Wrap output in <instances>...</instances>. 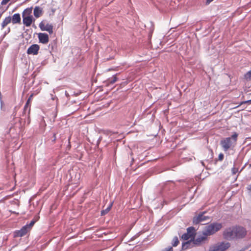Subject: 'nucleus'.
I'll use <instances>...</instances> for the list:
<instances>
[{
  "label": "nucleus",
  "instance_id": "f257e3e1",
  "mask_svg": "<svg viewBox=\"0 0 251 251\" xmlns=\"http://www.w3.org/2000/svg\"><path fill=\"white\" fill-rule=\"evenodd\" d=\"M196 234V230L194 227L191 226L187 229V233H185L182 235V238L184 240L189 241L185 242L183 244V249H187L191 247V244L195 238Z\"/></svg>",
  "mask_w": 251,
  "mask_h": 251
},
{
  "label": "nucleus",
  "instance_id": "f03ea898",
  "mask_svg": "<svg viewBox=\"0 0 251 251\" xmlns=\"http://www.w3.org/2000/svg\"><path fill=\"white\" fill-rule=\"evenodd\" d=\"M238 134L234 133L231 137L226 138L221 140V145L225 151H228L233 144H235L237 140Z\"/></svg>",
  "mask_w": 251,
  "mask_h": 251
},
{
  "label": "nucleus",
  "instance_id": "7ed1b4c3",
  "mask_svg": "<svg viewBox=\"0 0 251 251\" xmlns=\"http://www.w3.org/2000/svg\"><path fill=\"white\" fill-rule=\"evenodd\" d=\"M222 227V225L221 223H213L206 226H205L203 230V234L208 236L212 235L216 232L220 230Z\"/></svg>",
  "mask_w": 251,
  "mask_h": 251
},
{
  "label": "nucleus",
  "instance_id": "20e7f679",
  "mask_svg": "<svg viewBox=\"0 0 251 251\" xmlns=\"http://www.w3.org/2000/svg\"><path fill=\"white\" fill-rule=\"evenodd\" d=\"M31 13V8L26 9L23 13V23L27 27L30 26L35 21L32 16L30 15Z\"/></svg>",
  "mask_w": 251,
  "mask_h": 251
},
{
  "label": "nucleus",
  "instance_id": "39448f33",
  "mask_svg": "<svg viewBox=\"0 0 251 251\" xmlns=\"http://www.w3.org/2000/svg\"><path fill=\"white\" fill-rule=\"evenodd\" d=\"M230 247L228 242H220L210 247L209 251H225Z\"/></svg>",
  "mask_w": 251,
  "mask_h": 251
},
{
  "label": "nucleus",
  "instance_id": "423d86ee",
  "mask_svg": "<svg viewBox=\"0 0 251 251\" xmlns=\"http://www.w3.org/2000/svg\"><path fill=\"white\" fill-rule=\"evenodd\" d=\"M235 239H242L247 235V231L245 228L241 226H235Z\"/></svg>",
  "mask_w": 251,
  "mask_h": 251
},
{
  "label": "nucleus",
  "instance_id": "0eeeda50",
  "mask_svg": "<svg viewBox=\"0 0 251 251\" xmlns=\"http://www.w3.org/2000/svg\"><path fill=\"white\" fill-rule=\"evenodd\" d=\"M235 230V226L227 228L223 232V236L226 239H234Z\"/></svg>",
  "mask_w": 251,
  "mask_h": 251
},
{
  "label": "nucleus",
  "instance_id": "6e6552de",
  "mask_svg": "<svg viewBox=\"0 0 251 251\" xmlns=\"http://www.w3.org/2000/svg\"><path fill=\"white\" fill-rule=\"evenodd\" d=\"M39 27L42 31H46L50 34L53 33V25L47 23L46 21H41L39 24Z\"/></svg>",
  "mask_w": 251,
  "mask_h": 251
},
{
  "label": "nucleus",
  "instance_id": "1a4fd4ad",
  "mask_svg": "<svg viewBox=\"0 0 251 251\" xmlns=\"http://www.w3.org/2000/svg\"><path fill=\"white\" fill-rule=\"evenodd\" d=\"M40 47L37 44H33L30 46L27 50L28 54L37 55L38 53Z\"/></svg>",
  "mask_w": 251,
  "mask_h": 251
},
{
  "label": "nucleus",
  "instance_id": "9d476101",
  "mask_svg": "<svg viewBox=\"0 0 251 251\" xmlns=\"http://www.w3.org/2000/svg\"><path fill=\"white\" fill-rule=\"evenodd\" d=\"M204 213L205 212H203L202 213L200 214L198 216L194 217L193 218L194 224H198L200 222L205 221L207 219H209V217L208 216H206L204 215Z\"/></svg>",
  "mask_w": 251,
  "mask_h": 251
},
{
  "label": "nucleus",
  "instance_id": "9b49d317",
  "mask_svg": "<svg viewBox=\"0 0 251 251\" xmlns=\"http://www.w3.org/2000/svg\"><path fill=\"white\" fill-rule=\"evenodd\" d=\"M207 240V236L203 234V232L202 231V234L201 235L198 236L196 239H194L192 243L195 245H200L201 243L204 242Z\"/></svg>",
  "mask_w": 251,
  "mask_h": 251
},
{
  "label": "nucleus",
  "instance_id": "f8f14e48",
  "mask_svg": "<svg viewBox=\"0 0 251 251\" xmlns=\"http://www.w3.org/2000/svg\"><path fill=\"white\" fill-rule=\"evenodd\" d=\"M38 37L40 43L43 44H47L49 41V37L48 34L46 33H39L38 34Z\"/></svg>",
  "mask_w": 251,
  "mask_h": 251
},
{
  "label": "nucleus",
  "instance_id": "ddd939ff",
  "mask_svg": "<svg viewBox=\"0 0 251 251\" xmlns=\"http://www.w3.org/2000/svg\"><path fill=\"white\" fill-rule=\"evenodd\" d=\"M30 230L27 228V226H24L20 230L16 232V236L22 237L25 235Z\"/></svg>",
  "mask_w": 251,
  "mask_h": 251
},
{
  "label": "nucleus",
  "instance_id": "4468645a",
  "mask_svg": "<svg viewBox=\"0 0 251 251\" xmlns=\"http://www.w3.org/2000/svg\"><path fill=\"white\" fill-rule=\"evenodd\" d=\"M33 14L36 18L40 17L43 14L42 9L39 6H36L34 9Z\"/></svg>",
  "mask_w": 251,
  "mask_h": 251
},
{
  "label": "nucleus",
  "instance_id": "2eb2a0df",
  "mask_svg": "<svg viewBox=\"0 0 251 251\" xmlns=\"http://www.w3.org/2000/svg\"><path fill=\"white\" fill-rule=\"evenodd\" d=\"M11 21L13 24L20 23L21 22V17L19 13L14 14L12 18H11Z\"/></svg>",
  "mask_w": 251,
  "mask_h": 251
},
{
  "label": "nucleus",
  "instance_id": "dca6fc26",
  "mask_svg": "<svg viewBox=\"0 0 251 251\" xmlns=\"http://www.w3.org/2000/svg\"><path fill=\"white\" fill-rule=\"evenodd\" d=\"M11 22V17L10 16L6 17L1 23V27L4 28L8 24Z\"/></svg>",
  "mask_w": 251,
  "mask_h": 251
},
{
  "label": "nucleus",
  "instance_id": "f3484780",
  "mask_svg": "<svg viewBox=\"0 0 251 251\" xmlns=\"http://www.w3.org/2000/svg\"><path fill=\"white\" fill-rule=\"evenodd\" d=\"M33 95L34 94H32L30 95V96H29V97L28 98L25 105V107H24V109L25 110L29 106H30V102L32 100V98L33 97Z\"/></svg>",
  "mask_w": 251,
  "mask_h": 251
},
{
  "label": "nucleus",
  "instance_id": "a211bd4d",
  "mask_svg": "<svg viewBox=\"0 0 251 251\" xmlns=\"http://www.w3.org/2000/svg\"><path fill=\"white\" fill-rule=\"evenodd\" d=\"M117 80V77L116 75H113L111 78H109L107 79V81L108 84H112L116 82Z\"/></svg>",
  "mask_w": 251,
  "mask_h": 251
},
{
  "label": "nucleus",
  "instance_id": "6ab92c4d",
  "mask_svg": "<svg viewBox=\"0 0 251 251\" xmlns=\"http://www.w3.org/2000/svg\"><path fill=\"white\" fill-rule=\"evenodd\" d=\"M244 78L247 81L251 80V70L245 74Z\"/></svg>",
  "mask_w": 251,
  "mask_h": 251
},
{
  "label": "nucleus",
  "instance_id": "aec40b11",
  "mask_svg": "<svg viewBox=\"0 0 251 251\" xmlns=\"http://www.w3.org/2000/svg\"><path fill=\"white\" fill-rule=\"evenodd\" d=\"M179 243L178 238L176 236L173 239V246L174 247H176L178 245Z\"/></svg>",
  "mask_w": 251,
  "mask_h": 251
},
{
  "label": "nucleus",
  "instance_id": "412c9836",
  "mask_svg": "<svg viewBox=\"0 0 251 251\" xmlns=\"http://www.w3.org/2000/svg\"><path fill=\"white\" fill-rule=\"evenodd\" d=\"M110 208H111V206H109V207H107L105 210L101 211V215H104L105 214L108 213L109 211V210H110Z\"/></svg>",
  "mask_w": 251,
  "mask_h": 251
},
{
  "label": "nucleus",
  "instance_id": "4be33fe9",
  "mask_svg": "<svg viewBox=\"0 0 251 251\" xmlns=\"http://www.w3.org/2000/svg\"><path fill=\"white\" fill-rule=\"evenodd\" d=\"M34 224H35V222L34 221H31V222L30 223V224L29 225H26V226H27V228L29 230H30L31 228L34 225Z\"/></svg>",
  "mask_w": 251,
  "mask_h": 251
},
{
  "label": "nucleus",
  "instance_id": "5701e85b",
  "mask_svg": "<svg viewBox=\"0 0 251 251\" xmlns=\"http://www.w3.org/2000/svg\"><path fill=\"white\" fill-rule=\"evenodd\" d=\"M245 103H249V104H251V100H246V101H242L240 103L239 105L237 106H239L240 105H241L243 104H245Z\"/></svg>",
  "mask_w": 251,
  "mask_h": 251
},
{
  "label": "nucleus",
  "instance_id": "b1692460",
  "mask_svg": "<svg viewBox=\"0 0 251 251\" xmlns=\"http://www.w3.org/2000/svg\"><path fill=\"white\" fill-rule=\"evenodd\" d=\"M10 0H2L1 1V4L2 5H5Z\"/></svg>",
  "mask_w": 251,
  "mask_h": 251
},
{
  "label": "nucleus",
  "instance_id": "393cba45",
  "mask_svg": "<svg viewBox=\"0 0 251 251\" xmlns=\"http://www.w3.org/2000/svg\"><path fill=\"white\" fill-rule=\"evenodd\" d=\"M224 154H223V153H220V154L219 155V156H218V157H219V159L220 160H221H221H223V159H224Z\"/></svg>",
  "mask_w": 251,
  "mask_h": 251
},
{
  "label": "nucleus",
  "instance_id": "a878e982",
  "mask_svg": "<svg viewBox=\"0 0 251 251\" xmlns=\"http://www.w3.org/2000/svg\"><path fill=\"white\" fill-rule=\"evenodd\" d=\"M173 251V248L171 247H170L168 248H166L164 249L162 251Z\"/></svg>",
  "mask_w": 251,
  "mask_h": 251
},
{
  "label": "nucleus",
  "instance_id": "bb28decb",
  "mask_svg": "<svg viewBox=\"0 0 251 251\" xmlns=\"http://www.w3.org/2000/svg\"><path fill=\"white\" fill-rule=\"evenodd\" d=\"M56 140V134L54 133L53 135V140H52V142H53V143H54L55 142Z\"/></svg>",
  "mask_w": 251,
  "mask_h": 251
},
{
  "label": "nucleus",
  "instance_id": "cd10ccee",
  "mask_svg": "<svg viewBox=\"0 0 251 251\" xmlns=\"http://www.w3.org/2000/svg\"><path fill=\"white\" fill-rule=\"evenodd\" d=\"M11 212L13 213H14V214H16L17 215H18L19 214V213H16V212L15 211H10Z\"/></svg>",
  "mask_w": 251,
  "mask_h": 251
},
{
  "label": "nucleus",
  "instance_id": "c85d7f7f",
  "mask_svg": "<svg viewBox=\"0 0 251 251\" xmlns=\"http://www.w3.org/2000/svg\"><path fill=\"white\" fill-rule=\"evenodd\" d=\"M65 94H66V95L67 97H68V96H69V94H68V93H67V92H66H66H65Z\"/></svg>",
  "mask_w": 251,
  "mask_h": 251
},
{
  "label": "nucleus",
  "instance_id": "c756f323",
  "mask_svg": "<svg viewBox=\"0 0 251 251\" xmlns=\"http://www.w3.org/2000/svg\"><path fill=\"white\" fill-rule=\"evenodd\" d=\"M249 190H250V191H251V185H250L249 186Z\"/></svg>",
  "mask_w": 251,
  "mask_h": 251
},
{
  "label": "nucleus",
  "instance_id": "7c9ffc66",
  "mask_svg": "<svg viewBox=\"0 0 251 251\" xmlns=\"http://www.w3.org/2000/svg\"><path fill=\"white\" fill-rule=\"evenodd\" d=\"M251 251V250L250 251Z\"/></svg>",
  "mask_w": 251,
  "mask_h": 251
}]
</instances>
